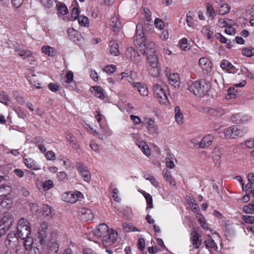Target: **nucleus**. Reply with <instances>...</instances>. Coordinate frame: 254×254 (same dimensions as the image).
Segmentation results:
<instances>
[{
    "instance_id": "f257e3e1",
    "label": "nucleus",
    "mask_w": 254,
    "mask_h": 254,
    "mask_svg": "<svg viewBox=\"0 0 254 254\" xmlns=\"http://www.w3.org/2000/svg\"><path fill=\"white\" fill-rule=\"evenodd\" d=\"M91 234L94 239L101 240L105 246L113 245L118 236L115 231L112 229L109 231L108 226L104 223L99 225L96 229L92 231Z\"/></svg>"
},
{
    "instance_id": "f03ea898",
    "label": "nucleus",
    "mask_w": 254,
    "mask_h": 254,
    "mask_svg": "<svg viewBox=\"0 0 254 254\" xmlns=\"http://www.w3.org/2000/svg\"><path fill=\"white\" fill-rule=\"evenodd\" d=\"M134 43L138 47H145L146 50V53L150 52L155 54V43L153 41L145 42L143 27L141 23H139L136 25Z\"/></svg>"
},
{
    "instance_id": "7ed1b4c3",
    "label": "nucleus",
    "mask_w": 254,
    "mask_h": 254,
    "mask_svg": "<svg viewBox=\"0 0 254 254\" xmlns=\"http://www.w3.org/2000/svg\"><path fill=\"white\" fill-rule=\"evenodd\" d=\"M142 54L146 56L148 64L146 67L149 74L155 77H158L161 72V66L157 55L155 54L146 53L145 49H143Z\"/></svg>"
},
{
    "instance_id": "20e7f679",
    "label": "nucleus",
    "mask_w": 254,
    "mask_h": 254,
    "mask_svg": "<svg viewBox=\"0 0 254 254\" xmlns=\"http://www.w3.org/2000/svg\"><path fill=\"white\" fill-rule=\"evenodd\" d=\"M167 89V86L162 80H157L156 83L154 85L153 91L154 96L161 104L166 105L169 102L166 94Z\"/></svg>"
},
{
    "instance_id": "39448f33",
    "label": "nucleus",
    "mask_w": 254,
    "mask_h": 254,
    "mask_svg": "<svg viewBox=\"0 0 254 254\" xmlns=\"http://www.w3.org/2000/svg\"><path fill=\"white\" fill-rule=\"evenodd\" d=\"M210 88V84L205 80L195 81L189 87L190 92L197 96L201 97L205 95Z\"/></svg>"
},
{
    "instance_id": "423d86ee",
    "label": "nucleus",
    "mask_w": 254,
    "mask_h": 254,
    "mask_svg": "<svg viewBox=\"0 0 254 254\" xmlns=\"http://www.w3.org/2000/svg\"><path fill=\"white\" fill-rule=\"evenodd\" d=\"M31 228L30 223L25 218H21L17 224V232L15 237L17 239H25L26 237L30 235Z\"/></svg>"
},
{
    "instance_id": "0eeeda50",
    "label": "nucleus",
    "mask_w": 254,
    "mask_h": 254,
    "mask_svg": "<svg viewBox=\"0 0 254 254\" xmlns=\"http://www.w3.org/2000/svg\"><path fill=\"white\" fill-rule=\"evenodd\" d=\"M13 217L9 213H5L0 221V236L4 235L13 222Z\"/></svg>"
},
{
    "instance_id": "6e6552de",
    "label": "nucleus",
    "mask_w": 254,
    "mask_h": 254,
    "mask_svg": "<svg viewBox=\"0 0 254 254\" xmlns=\"http://www.w3.org/2000/svg\"><path fill=\"white\" fill-rule=\"evenodd\" d=\"M246 130L241 129L236 126H232L226 128L224 130V133L227 138H235L237 137H241Z\"/></svg>"
},
{
    "instance_id": "1a4fd4ad",
    "label": "nucleus",
    "mask_w": 254,
    "mask_h": 254,
    "mask_svg": "<svg viewBox=\"0 0 254 254\" xmlns=\"http://www.w3.org/2000/svg\"><path fill=\"white\" fill-rule=\"evenodd\" d=\"M126 56L134 64L138 66H140L143 64L141 56L132 47L128 48L126 52Z\"/></svg>"
},
{
    "instance_id": "9d476101",
    "label": "nucleus",
    "mask_w": 254,
    "mask_h": 254,
    "mask_svg": "<svg viewBox=\"0 0 254 254\" xmlns=\"http://www.w3.org/2000/svg\"><path fill=\"white\" fill-rule=\"evenodd\" d=\"M49 229V225L48 223L43 222L39 229L38 233V239L41 245H46L47 244V238L48 231Z\"/></svg>"
},
{
    "instance_id": "9b49d317",
    "label": "nucleus",
    "mask_w": 254,
    "mask_h": 254,
    "mask_svg": "<svg viewBox=\"0 0 254 254\" xmlns=\"http://www.w3.org/2000/svg\"><path fill=\"white\" fill-rule=\"evenodd\" d=\"M69 39L75 44L80 46L84 42V38L81 34L72 28H68L67 30Z\"/></svg>"
},
{
    "instance_id": "f8f14e48",
    "label": "nucleus",
    "mask_w": 254,
    "mask_h": 254,
    "mask_svg": "<svg viewBox=\"0 0 254 254\" xmlns=\"http://www.w3.org/2000/svg\"><path fill=\"white\" fill-rule=\"evenodd\" d=\"M143 120L145 122L146 127L148 132L151 134H158L159 133V128L157 125L155 124L154 120L144 117Z\"/></svg>"
},
{
    "instance_id": "ddd939ff",
    "label": "nucleus",
    "mask_w": 254,
    "mask_h": 254,
    "mask_svg": "<svg viewBox=\"0 0 254 254\" xmlns=\"http://www.w3.org/2000/svg\"><path fill=\"white\" fill-rule=\"evenodd\" d=\"M83 194L78 191H70L64 193L62 195L63 199L70 203H73L76 202L79 199L82 197Z\"/></svg>"
},
{
    "instance_id": "4468645a",
    "label": "nucleus",
    "mask_w": 254,
    "mask_h": 254,
    "mask_svg": "<svg viewBox=\"0 0 254 254\" xmlns=\"http://www.w3.org/2000/svg\"><path fill=\"white\" fill-rule=\"evenodd\" d=\"M76 168L83 180L89 182L91 180V174L87 167L82 162H78L76 164Z\"/></svg>"
},
{
    "instance_id": "2eb2a0df",
    "label": "nucleus",
    "mask_w": 254,
    "mask_h": 254,
    "mask_svg": "<svg viewBox=\"0 0 254 254\" xmlns=\"http://www.w3.org/2000/svg\"><path fill=\"white\" fill-rule=\"evenodd\" d=\"M78 216L80 220L84 222L91 220L94 217L91 210L86 208H79L78 211Z\"/></svg>"
},
{
    "instance_id": "dca6fc26",
    "label": "nucleus",
    "mask_w": 254,
    "mask_h": 254,
    "mask_svg": "<svg viewBox=\"0 0 254 254\" xmlns=\"http://www.w3.org/2000/svg\"><path fill=\"white\" fill-rule=\"evenodd\" d=\"M204 244L210 254H213L214 252H217V245L210 235H207L206 240L204 242Z\"/></svg>"
},
{
    "instance_id": "f3484780",
    "label": "nucleus",
    "mask_w": 254,
    "mask_h": 254,
    "mask_svg": "<svg viewBox=\"0 0 254 254\" xmlns=\"http://www.w3.org/2000/svg\"><path fill=\"white\" fill-rule=\"evenodd\" d=\"M199 64L204 74H207L211 71V63L206 58H201L199 60Z\"/></svg>"
},
{
    "instance_id": "a211bd4d",
    "label": "nucleus",
    "mask_w": 254,
    "mask_h": 254,
    "mask_svg": "<svg viewBox=\"0 0 254 254\" xmlns=\"http://www.w3.org/2000/svg\"><path fill=\"white\" fill-rule=\"evenodd\" d=\"M64 136L66 140L68 141L70 145L74 149L78 150L80 148V145L78 141L75 139V136L72 133L69 131H66L64 132Z\"/></svg>"
},
{
    "instance_id": "6ab92c4d",
    "label": "nucleus",
    "mask_w": 254,
    "mask_h": 254,
    "mask_svg": "<svg viewBox=\"0 0 254 254\" xmlns=\"http://www.w3.org/2000/svg\"><path fill=\"white\" fill-rule=\"evenodd\" d=\"M64 85L69 88L70 90H74L76 88V84L73 81V73L71 71H69L66 73L65 76V80Z\"/></svg>"
},
{
    "instance_id": "aec40b11",
    "label": "nucleus",
    "mask_w": 254,
    "mask_h": 254,
    "mask_svg": "<svg viewBox=\"0 0 254 254\" xmlns=\"http://www.w3.org/2000/svg\"><path fill=\"white\" fill-rule=\"evenodd\" d=\"M110 25L112 30L116 33H118L120 32L122 27V24L117 16L111 17Z\"/></svg>"
},
{
    "instance_id": "412c9836",
    "label": "nucleus",
    "mask_w": 254,
    "mask_h": 254,
    "mask_svg": "<svg viewBox=\"0 0 254 254\" xmlns=\"http://www.w3.org/2000/svg\"><path fill=\"white\" fill-rule=\"evenodd\" d=\"M220 67L229 73H235L237 72L236 68L227 60H223L220 63Z\"/></svg>"
},
{
    "instance_id": "4be33fe9",
    "label": "nucleus",
    "mask_w": 254,
    "mask_h": 254,
    "mask_svg": "<svg viewBox=\"0 0 254 254\" xmlns=\"http://www.w3.org/2000/svg\"><path fill=\"white\" fill-rule=\"evenodd\" d=\"M214 139V137L212 135L207 134L204 136L201 139L200 142H198L199 147L200 148H205L209 146L211 144Z\"/></svg>"
},
{
    "instance_id": "5701e85b",
    "label": "nucleus",
    "mask_w": 254,
    "mask_h": 254,
    "mask_svg": "<svg viewBox=\"0 0 254 254\" xmlns=\"http://www.w3.org/2000/svg\"><path fill=\"white\" fill-rule=\"evenodd\" d=\"M16 55H18L22 59H26L32 57V52L28 50H25L20 47H16L15 49Z\"/></svg>"
},
{
    "instance_id": "b1692460",
    "label": "nucleus",
    "mask_w": 254,
    "mask_h": 254,
    "mask_svg": "<svg viewBox=\"0 0 254 254\" xmlns=\"http://www.w3.org/2000/svg\"><path fill=\"white\" fill-rule=\"evenodd\" d=\"M23 162L27 168L33 170H38L41 169L40 166L32 158H24Z\"/></svg>"
},
{
    "instance_id": "393cba45",
    "label": "nucleus",
    "mask_w": 254,
    "mask_h": 254,
    "mask_svg": "<svg viewBox=\"0 0 254 254\" xmlns=\"http://www.w3.org/2000/svg\"><path fill=\"white\" fill-rule=\"evenodd\" d=\"M168 78L170 84L174 86L175 88L180 87V76L177 73H173L168 75Z\"/></svg>"
},
{
    "instance_id": "a878e982",
    "label": "nucleus",
    "mask_w": 254,
    "mask_h": 254,
    "mask_svg": "<svg viewBox=\"0 0 254 254\" xmlns=\"http://www.w3.org/2000/svg\"><path fill=\"white\" fill-rule=\"evenodd\" d=\"M201 33L205 38L212 42L214 39V32L209 26H204L201 30Z\"/></svg>"
},
{
    "instance_id": "bb28decb",
    "label": "nucleus",
    "mask_w": 254,
    "mask_h": 254,
    "mask_svg": "<svg viewBox=\"0 0 254 254\" xmlns=\"http://www.w3.org/2000/svg\"><path fill=\"white\" fill-rule=\"evenodd\" d=\"M207 113L210 116L217 118L225 114V111L221 108H209Z\"/></svg>"
},
{
    "instance_id": "cd10ccee",
    "label": "nucleus",
    "mask_w": 254,
    "mask_h": 254,
    "mask_svg": "<svg viewBox=\"0 0 254 254\" xmlns=\"http://www.w3.org/2000/svg\"><path fill=\"white\" fill-rule=\"evenodd\" d=\"M134 89L137 90L141 95L147 96L148 94V91L147 87L143 84L139 82L135 83L133 85Z\"/></svg>"
},
{
    "instance_id": "c85d7f7f",
    "label": "nucleus",
    "mask_w": 254,
    "mask_h": 254,
    "mask_svg": "<svg viewBox=\"0 0 254 254\" xmlns=\"http://www.w3.org/2000/svg\"><path fill=\"white\" fill-rule=\"evenodd\" d=\"M141 151L147 157L151 154V151L146 143L144 141H138L136 143Z\"/></svg>"
},
{
    "instance_id": "c756f323",
    "label": "nucleus",
    "mask_w": 254,
    "mask_h": 254,
    "mask_svg": "<svg viewBox=\"0 0 254 254\" xmlns=\"http://www.w3.org/2000/svg\"><path fill=\"white\" fill-rule=\"evenodd\" d=\"M175 117L178 124L182 125L183 123L184 115L178 106L175 108Z\"/></svg>"
},
{
    "instance_id": "7c9ffc66",
    "label": "nucleus",
    "mask_w": 254,
    "mask_h": 254,
    "mask_svg": "<svg viewBox=\"0 0 254 254\" xmlns=\"http://www.w3.org/2000/svg\"><path fill=\"white\" fill-rule=\"evenodd\" d=\"M43 215L48 219H52L55 215L54 210L49 205H45L43 207Z\"/></svg>"
},
{
    "instance_id": "2f4dec72",
    "label": "nucleus",
    "mask_w": 254,
    "mask_h": 254,
    "mask_svg": "<svg viewBox=\"0 0 254 254\" xmlns=\"http://www.w3.org/2000/svg\"><path fill=\"white\" fill-rule=\"evenodd\" d=\"M93 91L92 92L95 96L102 100L105 99V94L100 86H94L93 87Z\"/></svg>"
},
{
    "instance_id": "473e14b6",
    "label": "nucleus",
    "mask_w": 254,
    "mask_h": 254,
    "mask_svg": "<svg viewBox=\"0 0 254 254\" xmlns=\"http://www.w3.org/2000/svg\"><path fill=\"white\" fill-rule=\"evenodd\" d=\"M109 52L110 54L117 56L120 54V50L119 45L117 43H110L109 44Z\"/></svg>"
},
{
    "instance_id": "72a5a7b5",
    "label": "nucleus",
    "mask_w": 254,
    "mask_h": 254,
    "mask_svg": "<svg viewBox=\"0 0 254 254\" xmlns=\"http://www.w3.org/2000/svg\"><path fill=\"white\" fill-rule=\"evenodd\" d=\"M24 240V246L26 250L30 251L31 250L34 248L32 247L33 244V239L30 235L26 237Z\"/></svg>"
},
{
    "instance_id": "f704fd0d",
    "label": "nucleus",
    "mask_w": 254,
    "mask_h": 254,
    "mask_svg": "<svg viewBox=\"0 0 254 254\" xmlns=\"http://www.w3.org/2000/svg\"><path fill=\"white\" fill-rule=\"evenodd\" d=\"M143 195L145 198L147 205L146 210L148 213H149V210L153 207L152 197L150 194L147 192H144Z\"/></svg>"
},
{
    "instance_id": "c9c22d12",
    "label": "nucleus",
    "mask_w": 254,
    "mask_h": 254,
    "mask_svg": "<svg viewBox=\"0 0 254 254\" xmlns=\"http://www.w3.org/2000/svg\"><path fill=\"white\" fill-rule=\"evenodd\" d=\"M217 8L220 14L224 15L230 11V7L226 3H222V4H220V6L217 7Z\"/></svg>"
},
{
    "instance_id": "e433bc0d",
    "label": "nucleus",
    "mask_w": 254,
    "mask_h": 254,
    "mask_svg": "<svg viewBox=\"0 0 254 254\" xmlns=\"http://www.w3.org/2000/svg\"><path fill=\"white\" fill-rule=\"evenodd\" d=\"M163 177L165 180L168 182L170 185L175 186V182L171 175L170 172L168 170L163 171Z\"/></svg>"
},
{
    "instance_id": "4c0bfd02",
    "label": "nucleus",
    "mask_w": 254,
    "mask_h": 254,
    "mask_svg": "<svg viewBox=\"0 0 254 254\" xmlns=\"http://www.w3.org/2000/svg\"><path fill=\"white\" fill-rule=\"evenodd\" d=\"M51 251L57 253L59 250V242L58 241H51L47 240V244Z\"/></svg>"
},
{
    "instance_id": "58836bf2",
    "label": "nucleus",
    "mask_w": 254,
    "mask_h": 254,
    "mask_svg": "<svg viewBox=\"0 0 254 254\" xmlns=\"http://www.w3.org/2000/svg\"><path fill=\"white\" fill-rule=\"evenodd\" d=\"M29 82L32 85L35 86L38 89L42 88L41 83L35 75H32L29 77Z\"/></svg>"
},
{
    "instance_id": "ea45409f",
    "label": "nucleus",
    "mask_w": 254,
    "mask_h": 254,
    "mask_svg": "<svg viewBox=\"0 0 254 254\" xmlns=\"http://www.w3.org/2000/svg\"><path fill=\"white\" fill-rule=\"evenodd\" d=\"M243 210L245 213L254 214V200L252 201L251 203L245 205L243 207Z\"/></svg>"
},
{
    "instance_id": "a19ab883",
    "label": "nucleus",
    "mask_w": 254,
    "mask_h": 254,
    "mask_svg": "<svg viewBox=\"0 0 254 254\" xmlns=\"http://www.w3.org/2000/svg\"><path fill=\"white\" fill-rule=\"evenodd\" d=\"M192 243L194 248L198 249L201 243V240H200L199 236L198 233H195L192 239Z\"/></svg>"
},
{
    "instance_id": "79ce46f5",
    "label": "nucleus",
    "mask_w": 254,
    "mask_h": 254,
    "mask_svg": "<svg viewBox=\"0 0 254 254\" xmlns=\"http://www.w3.org/2000/svg\"><path fill=\"white\" fill-rule=\"evenodd\" d=\"M0 102L2 103L8 105L10 103V98L5 92H0Z\"/></svg>"
},
{
    "instance_id": "37998d69",
    "label": "nucleus",
    "mask_w": 254,
    "mask_h": 254,
    "mask_svg": "<svg viewBox=\"0 0 254 254\" xmlns=\"http://www.w3.org/2000/svg\"><path fill=\"white\" fill-rule=\"evenodd\" d=\"M248 179L249 183L245 187L247 190L252 188H254V174L252 173H250L248 176Z\"/></svg>"
},
{
    "instance_id": "c03bdc74",
    "label": "nucleus",
    "mask_w": 254,
    "mask_h": 254,
    "mask_svg": "<svg viewBox=\"0 0 254 254\" xmlns=\"http://www.w3.org/2000/svg\"><path fill=\"white\" fill-rule=\"evenodd\" d=\"M42 50L43 53L50 56H53L55 54L54 48L50 46H43Z\"/></svg>"
},
{
    "instance_id": "a18cd8bd",
    "label": "nucleus",
    "mask_w": 254,
    "mask_h": 254,
    "mask_svg": "<svg viewBox=\"0 0 254 254\" xmlns=\"http://www.w3.org/2000/svg\"><path fill=\"white\" fill-rule=\"evenodd\" d=\"M58 4H57V6H58V10L59 13L63 15L67 14L68 9L66 6L64 4L60 2H58Z\"/></svg>"
},
{
    "instance_id": "49530a36",
    "label": "nucleus",
    "mask_w": 254,
    "mask_h": 254,
    "mask_svg": "<svg viewBox=\"0 0 254 254\" xmlns=\"http://www.w3.org/2000/svg\"><path fill=\"white\" fill-rule=\"evenodd\" d=\"M144 178L149 181L151 184L155 187L158 188L159 187V183L156 180L155 178L149 174L144 175Z\"/></svg>"
},
{
    "instance_id": "de8ad7c7",
    "label": "nucleus",
    "mask_w": 254,
    "mask_h": 254,
    "mask_svg": "<svg viewBox=\"0 0 254 254\" xmlns=\"http://www.w3.org/2000/svg\"><path fill=\"white\" fill-rule=\"evenodd\" d=\"M206 13L212 18L216 15V12L214 10L213 7L209 3H207L206 5Z\"/></svg>"
},
{
    "instance_id": "09e8293b",
    "label": "nucleus",
    "mask_w": 254,
    "mask_h": 254,
    "mask_svg": "<svg viewBox=\"0 0 254 254\" xmlns=\"http://www.w3.org/2000/svg\"><path fill=\"white\" fill-rule=\"evenodd\" d=\"M242 54L248 57H252L254 55V48L252 47L244 48L242 50Z\"/></svg>"
},
{
    "instance_id": "8fccbe9b",
    "label": "nucleus",
    "mask_w": 254,
    "mask_h": 254,
    "mask_svg": "<svg viewBox=\"0 0 254 254\" xmlns=\"http://www.w3.org/2000/svg\"><path fill=\"white\" fill-rule=\"evenodd\" d=\"M54 187L53 181L51 180H48L44 182L42 184V187L44 190H47Z\"/></svg>"
},
{
    "instance_id": "3c124183",
    "label": "nucleus",
    "mask_w": 254,
    "mask_h": 254,
    "mask_svg": "<svg viewBox=\"0 0 254 254\" xmlns=\"http://www.w3.org/2000/svg\"><path fill=\"white\" fill-rule=\"evenodd\" d=\"M78 21L81 26H87L89 24L88 18L85 16L80 15L78 18Z\"/></svg>"
},
{
    "instance_id": "603ef678",
    "label": "nucleus",
    "mask_w": 254,
    "mask_h": 254,
    "mask_svg": "<svg viewBox=\"0 0 254 254\" xmlns=\"http://www.w3.org/2000/svg\"><path fill=\"white\" fill-rule=\"evenodd\" d=\"M58 238L59 233L57 230L56 229L51 230V232L50 234V236L48 240L58 241Z\"/></svg>"
},
{
    "instance_id": "864d4df0",
    "label": "nucleus",
    "mask_w": 254,
    "mask_h": 254,
    "mask_svg": "<svg viewBox=\"0 0 254 254\" xmlns=\"http://www.w3.org/2000/svg\"><path fill=\"white\" fill-rule=\"evenodd\" d=\"M189 205L191 208L192 211L194 213H198V211L199 210V206L195 203V201L194 199H191V202H189Z\"/></svg>"
},
{
    "instance_id": "5fc2aeb1",
    "label": "nucleus",
    "mask_w": 254,
    "mask_h": 254,
    "mask_svg": "<svg viewBox=\"0 0 254 254\" xmlns=\"http://www.w3.org/2000/svg\"><path fill=\"white\" fill-rule=\"evenodd\" d=\"M79 11L77 7H73L71 12V20H75L79 17Z\"/></svg>"
},
{
    "instance_id": "6e6d98bb",
    "label": "nucleus",
    "mask_w": 254,
    "mask_h": 254,
    "mask_svg": "<svg viewBox=\"0 0 254 254\" xmlns=\"http://www.w3.org/2000/svg\"><path fill=\"white\" fill-rule=\"evenodd\" d=\"M241 114H236L232 115L231 120L235 124H241Z\"/></svg>"
},
{
    "instance_id": "4d7b16f0",
    "label": "nucleus",
    "mask_w": 254,
    "mask_h": 254,
    "mask_svg": "<svg viewBox=\"0 0 254 254\" xmlns=\"http://www.w3.org/2000/svg\"><path fill=\"white\" fill-rule=\"evenodd\" d=\"M155 27L160 29H163L164 27L163 21L160 18H157L154 21Z\"/></svg>"
},
{
    "instance_id": "13d9d810",
    "label": "nucleus",
    "mask_w": 254,
    "mask_h": 254,
    "mask_svg": "<svg viewBox=\"0 0 254 254\" xmlns=\"http://www.w3.org/2000/svg\"><path fill=\"white\" fill-rule=\"evenodd\" d=\"M179 45L182 50L186 51L188 49V40L186 38H183L179 42Z\"/></svg>"
},
{
    "instance_id": "bf43d9fd",
    "label": "nucleus",
    "mask_w": 254,
    "mask_h": 254,
    "mask_svg": "<svg viewBox=\"0 0 254 254\" xmlns=\"http://www.w3.org/2000/svg\"><path fill=\"white\" fill-rule=\"evenodd\" d=\"M225 32L227 34L229 35H234L236 34L235 28L230 25L226 26Z\"/></svg>"
},
{
    "instance_id": "052dcab7",
    "label": "nucleus",
    "mask_w": 254,
    "mask_h": 254,
    "mask_svg": "<svg viewBox=\"0 0 254 254\" xmlns=\"http://www.w3.org/2000/svg\"><path fill=\"white\" fill-rule=\"evenodd\" d=\"M116 69V66L114 65H107L104 68V71L107 73H112L115 71Z\"/></svg>"
},
{
    "instance_id": "680f3d73",
    "label": "nucleus",
    "mask_w": 254,
    "mask_h": 254,
    "mask_svg": "<svg viewBox=\"0 0 254 254\" xmlns=\"http://www.w3.org/2000/svg\"><path fill=\"white\" fill-rule=\"evenodd\" d=\"M243 220L247 223H254V216L250 215H245L243 216Z\"/></svg>"
},
{
    "instance_id": "e2e57ef3",
    "label": "nucleus",
    "mask_w": 254,
    "mask_h": 254,
    "mask_svg": "<svg viewBox=\"0 0 254 254\" xmlns=\"http://www.w3.org/2000/svg\"><path fill=\"white\" fill-rule=\"evenodd\" d=\"M46 158L49 160H54L56 159L55 153L53 151H49L45 154Z\"/></svg>"
},
{
    "instance_id": "0e129e2a",
    "label": "nucleus",
    "mask_w": 254,
    "mask_h": 254,
    "mask_svg": "<svg viewBox=\"0 0 254 254\" xmlns=\"http://www.w3.org/2000/svg\"><path fill=\"white\" fill-rule=\"evenodd\" d=\"M48 88L51 91L56 92L58 90H59L60 88V86L56 83H50L48 85Z\"/></svg>"
},
{
    "instance_id": "69168bd1",
    "label": "nucleus",
    "mask_w": 254,
    "mask_h": 254,
    "mask_svg": "<svg viewBox=\"0 0 254 254\" xmlns=\"http://www.w3.org/2000/svg\"><path fill=\"white\" fill-rule=\"evenodd\" d=\"M42 4L46 8H51L53 5L52 0H40Z\"/></svg>"
},
{
    "instance_id": "338daca9",
    "label": "nucleus",
    "mask_w": 254,
    "mask_h": 254,
    "mask_svg": "<svg viewBox=\"0 0 254 254\" xmlns=\"http://www.w3.org/2000/svg\"><path fill=\"white\" fill-rule=\"evenodd\" d=\"M130 117L131 120L134 125H137L141 123V119L138 116L131 115H130Z\"/></svg>"
},
{
    "instance_id": "774afa93",
    "label": "nucleus",
    "mask_w": 254,
    "mask_h": 254,
    "mask_svg": "<svg viewBox=\"0 0 254 254\" xmlns=\"http://www.w3.org/2000/svg\"><path fill=\"white\" fill-rule=\"evenodd\" d=\"M246 146L248 148H254V138H250L245 142Z\"/></svg>"
}]
</instances>
